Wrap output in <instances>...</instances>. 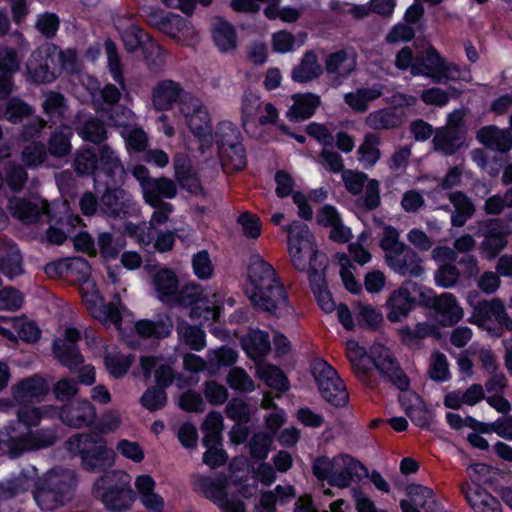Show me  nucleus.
Wrapping results in <instances>:
<instances>
[{
    "instance_id": "nucleus-41",
    "label": "nucleus",
    "mask_w": 512,
    "mask_h": 512,
    "mask_svg": "<svg viewBox=\"0 0 512 512\" xmlns=\"http://www.w3.org/2000/svg\"><path fill=\"white\" fill-rule=\"evenodd\" d=\"M256 373L271 388L280 392H284L289 388L287 377L277 366L259 361L256 363Z\"/></svg>"
},
{
    "instance_id": "nucleus-30",
    "label": "nucleus",
    "mask_w": 512,
    "mask_h": 512,
    "mask_svg": "<svg viewBox=\"0 0 512 512\" xmlns=\"http://www.w3.org/2000/svg\"><path fill=\"white\" fill-rule=\"evenodd\" d=\"M322 74L323 68L317 55L309 50L303 55L300 63L293 68L291 78L297 83H308L318 79Z\"/></svg>"
},
{
    "instance_id": "nucleus-47",
    "label": "nucleus",
    "mask_w": 512,
    "mask_h": 512,
    "mask_svg": "<svg viewBox=\"0 0 512 512\" xmlns=\"http://www.w3.org/2000/svg\"><path fill=\"white\" fill-rule=\"evenodd\" d=\"M142 13L149 25L163 32H169L172 29L173 22L178 24L182 21L178 15L165 14L164 11L154 7L143 8Z\"/></svg>"
},
{
    "instance_id": "nucleus-18",
    "label": "nucleus",
    "mask_w": 512,
    "mask_h": 512,
    "mask_svg": "<svg viewBox=\"0 0 512 512\" xmlns=\"http://www.w3.org/2000/svg\"><path fill=\"white\" fill-rule=\"evenodd\" d=\"M132 206L130 195L120 187H107L100 197V211L110 218L125 217Z\"/></svg>"
},
{
    "instance_id": "nucleus-44",
    "label": "nucleus",
    "mask_w": 512,
    "mask_h": 512,
    "mask_svg": "<svg viewBox=\"0 0 512 512\" xmlns=\"http://www.w3.org/2000/svg\"><path fill=\"white\" fill-rule=\"evenodd\" d=\"M213 38L222 52H227L236 48L237 36L234 27L221 18L217 19L213 28Z\"/></svg>"
},
{
    "instance_id": "nucleus-57",
    "label": "nucleus",
    "mask_w": 512,
    "mask_h": 512,
    "mask_svg": "<svg viewBox=\"0 0 512 512\" xmlns=\"http://www.w3.org/2000/svg\"><path fill=\"white\" fill-rule=\"evenodd\" d=\"M153 283L162 300L164 297L174 295L178 288V279L175 273L168 269L158 271L154 276Z\"/></svg>"
},
{
    "instance_id": "nucleus-28",
    "label": "nucleus",
    "mask_w": 512,
    "mask_h": 512,
    "mask_svg": "<svg viewBox=\"0 0 512 512\" xmlns=\"http://www.w3.org/2000/svg\"><path fill=\"white\" fill-rule=\"evenodd\" d=\"M461 491L475 512H501L500 502L479 485L471 490L467 484H463Z\"/></svg>"
},
{
    "instance_id": "nucleus-63",
    "label": "nucleus",
    "mask_w": 512,
    "mask_h": 512,
    "mask_svg": "<svg viewBox=\"0 0 512 512\" xmlns=\"http://www.w3.org/2000/svg\"><path fill=\"white\" fill-rule=\"evenodd\" d=\"M140 402L144 408L153 412L162 409L167 403V395L163 388L153 386L142 395Z\"/></svg>"
},
{
    "instance_id": "nucleus-62",
    "label": "nucleus",
    "mask_w": 512,
    "mask_h": 512,
    "mask_svg": "<svg viewBox=\"0 0 512 512\" xmlns=\"http://www.w3.org/2000/svg\"><path fill=\"white\" fill-rule=\"evenodd\" d=\"M3 177L4 182L15 193L21 192L28 181L27 171L22 165L16 163L10 164L7 167Z\"/></svg>"
},
{
    "instance_id": "nucleus-29",
    "label": "nucleus",
    "mask_w": 512,
    "mask_h": 512,
    "mask_svg": "<svg viewBox=\"0 0 512 512\" xmlns=\"http://www.w3.org/2000/svg\"><path fill=\"white\" fill-rule=\"evenodd\" d=\"M466 132L452 131L443 127L436 130L432 140L434 149L450 156L465 146Z\"/></svg>"
},
{
    "instance_id": "nucleus-22",
    "label": "nucleus",
    "mask_w": 512,
    "mask_h": 512,
    "mask_svg": "<svg viewBox=\"0 0 512 512\" xmlns=\"http://www.w3.org/2000/svg\"><path fill=\"white\" fill-rule=\"evenodd\" d=\"M48 393L46 381L39 375H33L18 381L11 387L12 398L17 403L39 401Z\"/></svg>"
},
{
    "instance_id": "nucleus-4",
    "label": "nucleus",
    "mask_w": 512,
    "mask_h": 512,
    "mask_svg": "<svg viewBox=\"0 0 512 512\" xmlns=\"http://www.w3.org/2000/svg\"><path fill=\"white\" fill-rule=\"evenodd\" d=\"M380 247L388 267L397 275L418 278L424 274L423 258L409 245L399 241V232L391 226L383 229Z\"/></svg>"
},
{
    "instance_id": "nucleus-14",
    "label": "nucleus",
    "mask_w": 512,
    "mask_h": 512,
    "mask_svg": "<svg viewBox=\"0 0 512 512\" xmlns=\"http://www.w3.org/2000/svg\"><path fill=\"white\" fill-rule=\"evenodd\" d=\"M337 468L331 479V486L347 488L352 482H357L369 476L368 469L357 459L349 454L337 455Z\"/></svg>"
},
{
    "instance_id": "nucleus-38",
    "label": "nucleus",
    "mask_w": 512,
    "mask_h": 512,
    "mask_svg": "<svg viewBox=\"0 0 512 512\" xmlns=\"http://www.w3.org/2000/svg\"><path fill=\"white\" fill-rule=\"evenodd\" d=\"M75 131L83 141L95 145L102 144L107 139L106 126L104 122L96 116H90L81 125L77 126Z\"/></svg>"
},
{
    "instance_id": "nucleus-40",
    "label": "nucleus",
    "mask_w": 512,
    "mask_h": 512,
    "mask_svg": "<svg viewBox=\"0 0 512 512\" xmlns=\"http://www.w3.org/2000/svg\"><path fill=\"white\" fill-rule=\"evenodd\" d=\"M438 334L437 327L428 322L417 323L415 327L404 326L399 329L402 343L409 347L419 346L426 337Z\"/></svg>"
},
{
    "instance_id": "nucleus-5",
    "label": "nucleus",
    "mask_w": 512,
    "mask_h": 512,
    "mask_svg": "<svg viewBox=\"0 0 512 512\" xmlns=\"http://www.w3.org/2000/svg\"><path fill=\"white\" fill-rule=\"evenodd\" d=\"M66 443L72 453L80 455L87 470H101L113 464L114 451L107 448L106 441L100 433L77 434Z\"/></svg>"
},
{
    "instance_id": "nucleus-19",
    "label": "nucleus",
    "mask_w": 512,
    "mask_h": 512,
    "mask_svg": "<svg viewBox=\"0 0 512 512\" xmlns=\"http://www.w3.org/2000/svg\"><path fill=\"white\" fill-rule=\"evenodd\" d=\"M61 421L73 428L90 426L96 419V412L93 405L84 400L71 402L56 411Z\"/></svg>"
},
{
    "instance_id": "nucleus-15",
    "label": "nucleus",
    "mask_w": 512,
    "mask_h": 512,
    "mask_svg": "<svg viewBox=\"0 0 512 512\" xmlns=\"http://www.w3.org/2000/svg\"><path fill=\"white\" fill-rule=\"evenodd\" d=\"M80 338L79 330L76 328H67L64 338L57 339L53 343V353L55 357L70 371H73L84 362V358L76 345Z\"/></svg>"
},
{
    "instance_id": "nucleus-37",
    "label": "nucleus",
    "mask_w": 512,
    "mask_h": 512,
    "mask_svg": "<svg viewBox=\"0 0 512 512\" xmlns=\"http://www.w3.org/2000/svg\"><path fill=\"white\" fill-rule=\"evenodd\" d=\"M413 298L410 292L405 288L394 291L388 299L389 312L388 320L398 322L406 317L413 306Z\"/></svg>"
},
{
    "instance_id": "nucleus-60",
    "label": "nucleus",
    "mask_w": 512,
    "mask_h": 512,
    "mask_svg": "<svg viewBox=\"0 0 512 512\" xmlns=\"http://www.w3.org/2000/svg\"><path fill=\"white\" fill-rule=\"evenodd\" d=\"M365 123L371 129L383 130L397 127L399 124V119L389 110H379L370 113L366 117Z\"/></svg>"
},
{
    "instance_id": "nucleus-43",
    "label": "nucleus",
    "mask_w": 512,
    "mask_h": 512,
    "mask_svg": "<svg viewBox=\"0 0 512 512\" xmlns=\"http://www.w3.org/2000/svg\"><path fill=\"white\" fill-rule=\"evenodd\" d=\"M90 314L103 323H111L117 328L120 327L122 316L115 302L105 303L103 297L99 302H94L86 307Z\"/></svg>"
},
{
    "instance_id": "nucleus-50",
    "label": "nucleus",
    "mask_w": 512,
    "mask_h": 512,
    "mask_svg": "<svg viewBox=\"0 0 512 512\" xmlns=\"http://www.w3.org/2000/svg\"><path fill=\"white\" fill-rule=\"evenodd\" d=\"M379 143L378 135L369 133L365 136L363 143L358 148L359 161L363 163L364 167H372L380 159Z\"/></svg>"
},
{
    "instance_id": "nucleus-6",
    "label": "nucleus",
    "mask_w": 512,
    "mask_h": 512,
    "mask_svg": "<svg viewBox=\"0 0 512 512\" xmlns=\"http://www.w3.org/2000/svg\"><path fill=\"white\" fill-rule=\"evenodd\" d=\"M131 477L123 471L113 470L99 477L94 484V494L109 510L128 509L133 502Z\"/></svg>"
},
{
    "instance_id": "nucleus-34",
    "label": "nucleus",
    "mask_w": 512,
    "mask_h": 512,
    "mask_svg": "<svg viewBox=\"0 0 512 512\" xmlns=\"http://www.w3.org/2000/svg\"><path fill=\"white\" fill-rule=\"evenodd\" d=\"M400 402L404 407L406 415L415 425L421 428L429 426L431 414L416 394L402 396L400 397Z\"/></svg>"
},
{
    "instance_id": "nucleus-39",
    "label": "nucleus",
    "mask_w": 512,
    "mask_h": 512,
    "mask_svg": "<svg viewBox=\"0 0 512 512\" xmlns=\"http://www.w3.org/2000/svg\"><path fill=\"white\" fill-rule=\"evenodd\" d=\"M121 99V89L114 84H106L99 90L98 94L92 95V104L96 112H101L109 115V118L114 121L110 113L113 111L114 106Z\"/></svg>"
},
{
    "instance_id": "nucleus-7",
    "label": "nucleus",
    "mask_w": 512,
    "mask_h": 512,
    "mask_svg": "<svg viewBox=\"0 0 512 512\" xmlns=\"http://www.w3.org/2000/svg\"><path fill=\"white\" fill-rule=\"evenodd\" d=\"M312 374L322 397L328 403L335 407H342L348 403L347 389L332 366L322 359H317L312 364Z\"/></svg>"
},
{
    "instance_id": "nucleus-23",
    "label": "nucleus",
    "mask_w": 512,
    "mask_h": 512,
    "mask_svg": "<svg viewBox=\"0 0 512 512\" xmlns=\"http://www.w3.org/2000/svg\"><path fill=\"white\" fill-rule=\"evenodd\" d=\"M20 68V61L15 49H0V99L7 98L13 91L12 77Z\"/></svg>"
},
{
    "instance_id": "nucleus-55",
    "label": "nucleus",
    "mask_w": 512,
    "mask_h": 512,
    "mask_svg": "<svg viewBox=\"0 0 512 512\" xmlns=\"http://www.w3.org/2000/svg\"><path fill=\"white\" fill-rule=\"evenodd\" d=\"M381 204L380 183L370 179L364 187V193L356 200V206L364 211H373Z\"/></svg>"
},
{
    "instance_id": "nucleus-51",
    "label": "nucleus",
    "mask_w": 512,
    "mask_h": 512,
    "mask_svg": "<svg viewBox=\"0 0 512 512\" xmlns=\"http://www.w3.org/2000/svg\"><path fill=\"white\" fill-rule=\"evenodd\" d=\"M320 105V97L314 94L299 95L295 99L289 115L295 119H307L311 117L315 109Z\"/></svg>"
},
{
    "instance_id": "nucleus-9",
    "label": "nucleus",
    "mask_w": 512,
    "mask_h": 512,
    "mask_svg": "<svg viewBox=\"0 0 512 512\" xmlns=\"http://www.w3.org/2000/svg\"><path fill=\"white\" fill-rule=\"evenodd\" d=\"M370 353L372 354L373 366L385 381L390 382L401 391L409 389V378L388 348L382 344H374Z\"/></svg>"
},
{
    "instance_id": "nucleus-20",
    "label": "nucleus",
    "mask_w": 512,
    "mask_h": 512,
    "mask_svg": "<svg viewBox=\"0 0 512 512\" xmlns=\"http://www.w3.org/2000/svg\"><path fill=\"white\" fill-rule=\"evenodd\" d=\"M476 140L483 147L498 153L512 150V131L497 125H486L476 131Z\"/></svg>"
},
{
    "instance_id": "nucleus-10",
    "label": "nucleus",
    "mask_w": 512,
    "mask_h": 512,
    "mask_svg": "<svg viewBox=\"0 0 512 512\" xmlns=\"http://www.w3.org/2000/svg\"><path fill=\"white\" fill-rule=\"evenodd\" d=\"M27 70L37 83L52 82L59 73L56 46L47 44L35 50L27 62Z\"/></svg>"
},
{
    "instance_id": "nucleus-26",
    "label": "nucleus",
    "mask_w": 512,
    "mask_h": 512,
    "mask_svg": "<svg viewBox=\"0 0 512 512\" xmlns=\"http://www.w3.org/2000/svg\"><path fill=\"white\" fill-rule=\"evenodd\" d=\"M97 165L112 179L114 185L124 181L126 171L115 151L107 144L99 146L97 152Z\"/></svg>"
},
{
    "instance_id": "nucleus-27",
    "label": "nucleus",
    "mask_w": 512,
    "mask_h": 512,
    "mask_svg": "<svg viewBox=\"0 0 512 512\" xmlns=\"http://www.w3.org/2000/svg\"><path fill=\"white\" fill-rule=\"evenodd\" d=\"M144 201L148 205H157L164 202L163 199H173L177 195L175 182L167 177L153 178L144 188Z\"/></svg>"
},
{
    "instance_id": "nucleus-32",
    "label": "nucleus",
    "mask_w": 512,
    "mask_h": 512,
    "mask_svg": "<svg viewBox=\"0 0 512 512\" xmlns=\"http://www.w3.org/2000/svg\"><path fill=\"white\" fill-rule=\"evenodd\" d=\"M240 341L242 348L253 360L264 357L271 349L268 333L259 329H250Z\"/></svg>"
},
{
    "instance_id": "nucleus-2",
    "label": "nucleus",
    "mask_w": 512,
    "mask_h": 512,
    "mask_svg": "<svg viewBox=\"0 0 512 512\" xmlns=\"http://www.w3.org/2000/svg\"><path fill=\"white\" fill-rule=\"evenodd\" d=\"M245 293L255 309L272 316L288 307L287 292L275 269L259 254L250 257Z\"/></svg>"
},
{
    "instance_id": "nucleus-56",
    "label": "nucleus",
    "mask_w": 512,
    "mask_h": 512,
    "mask_svg": "<svg viewBox=\"0 0 512 512\" xmlns=\"http://www.w3.org/2000/svg\"><path fill=\"white\" fill-rule=\"evenodd\" d=\"M223 169L226 172H234L246 166V153L242 146L219 151Z\"/></svg>"
},
{
    "instance_id": "nucleus-54",
    "label": "nucleus",
    "mask_w": 512,
    "mask_h": 512,
    "mask_svg": "<svg viewBox=\"0 0 512 512\" xmlns=\"http://www.w3.org/2000/svg\"><path fill=\"white\" fill-rule=\"evenodd\" d=\"M237 353L230 347L222 346L207 354L209 373L215 374L222 366H231L237 361Z\"/></svg>"
},
{
    "instance_id": "nucleus-1",
    "label": "nucleus",
    "mask_w": 512,
    "mask_h": 512,
    "mask_svg": "<svg viewBox=\"0 0 512 512\" xmlns=\"http://www.w3.org/2000/svg\"><path fill=\"white\" fill-rule=\"evenodd\" d=\"M285 231L288 236V250L294 267L299 271H308L310 286L321 309L332 312L336 304L331 293L327 290L325 270L328 258L318 252L313 236L307 225L294 221Z\"/></svg>"
},
{
    "instance_id": "nucleus-35",
    "label": "nucleus",
    "mask_w": 512,
    "mask_h": 512,
    "mask_svg": "<svg viewBox=\"0 0 512 512\" xmlns=\"http://www.w3.org/2000/svg\"><path fill=\"white\" fill-rule=\"evenodd\" d=\"M173 328V323L167 315L159 316L156 320H140L135 324L137 333L144 338L167 337Z\"/></svg>"
},
{
    "instance_id": "nucleus-61",
    "label": "nucleus",
    "mask_w": 512,
    "mask_h": 512,
    "mask_svg": "<svg viewBox=\"0 0 512 512\" xmlns=\"http://www.w3.org/2000/svg\"><path fill=\"white\" fill-rule=\"evenodd\" d=\"M124 230L128 235L135 237L139 244L145 246L154 242L157 232V229L149 222L126 223Z\"/></svg>"
},
{
    "instance_id": "nucleus-25",
    "label": "nucleus",
    "mask_w": 512,
    "mask_h": 512,
    "mask_svg": "<svg viewBox=\"0 0 512 512\" xmlns=\"http://www.w3.org/2000/svg\"><path fill=\"white\" fill-rule=\"evenodd\" d=\"M175 179L183 189L193 194H203V188L196 173L193 171L190 160L183 154L175 156L174 160Z\"/></svg>"
},
{
    "instance_id": "nucleus-12",
    "label": "nucleus",
    "mask_w": 512,
    "mask_h": 512,
    "mask_svg": "<svg viewBox=\"0 0 512 512\" xmlns=\"http://www.w3.org/2000/svg\"><path fill=\"white\" fill-rule=\"evenodd\" d=\"M49 208V202L45 199L32 201L22 197H11L7 204V209L12 217L24 225L39 222L43 215L49 216Z\"/></svg>"
},
{
    "instance_id": "nucleus-16",
    "label": "nucleus",
    "mask_w": 512,
    "mask_h": 512,
    "mask_svg": "<svg viewBox=\"0 0 512 512\" xmlns=\"http://www.w3.org/2000/svg\"><path fill=\"white\" fill-rule=\"evenodd\" d=\"M436 321L443 327H451L464 317V310L452 293H442L428 300Z\"/></svg>"
},
{
    "instance_id": "nucleus-49",
    "label": "nucleus",
    "mask_w": 512,
    "mask_h": 512,
    "mask_svg": "<svg viewBox=\"0 0 512 512\" xmlns=\"http://www.w3.org/2000/svg\"><path fill=\"white\" fill-rule=\"evenodd\" d=\"M216 141L219 151L232 149L237 146H242L241 133L239 129L230 122H222L218 125L216 133Z\"/></svg>"
},
{
    "instance_id": "nucleus-64",
    "label": "nucleus",
    "mask_w": 512,
    "mask_h": 512,
    "mask_svg": "<svg viewBox=\"0 0 512 512\" xmlns=\"http://www.w3.org/2000/svg\"><path fill=\"white\" fill-rule=\"evenodd\" d=\"M227 383L232 389L242 392H251L255 389L252 378L240 367H234L229 371Z\"/></svg>"
},
{
    "instance_id": "nucleus-31",
    "label": "nucleus",
    "mask_w": 512,
    "mask_h": 512,
    "mask_svg": "<svg viewBox=\"0 0 512 512\" xmlns=\"http://www.w3.org/2000/svg\"><path fill=\"white\" fill-rule=\"evenodd\" d=\"M448 199L454 207V212L451 214V225L453 227H463L475 214L476 206L462 191L449 193Z\"/></svg>"
},
{
    "instance_id": "nucleus-42",
    "label": "nucleus",
    "mask_w": 512,
    "mask_h": 512,
    "mask_svg": "<svg viewBox=\"0 0 512 512\" xmlns=\"http://www.w3.org/2000/svg\"><path fill=\"white\" fill-rule=\"evenodd\" d=\"M325 69L337 78H346L355 69V61L348 57L345 50H339L326 58Z\"/></svg>"
},
{
    "instance_id": "nucleus-24",
    "label": "nucleus",
    "mask_w": 512,
    "mask_h": 512,
    "mask_svg": "<svg viewBox=\"0 0 512 512\" xmlns=\"http://www.w3.org/2000/svg\"><path fill=\"white\" fill-rule=\"evenodd\" d=\"M183 95L184 89L180 83L170 79L162 80L152 89V104L156 110L165 111L182 99Z\"/></svg>"
},
{
    "instance_id": "nucleus-46",
    "label": "nucleus",
    "mask_w": 512,
    "mask_h": 512,
    "mask_svg": "<svg viewBox=\"0 0 512 512\" xmlns=\"http://www.w3.org/2000/svg\"><path fill=\"white\" fill-rule=\"evenodd\" d=\"M409 502L423 509L425 512H437V504L432 499V490L419 484H410L406 487Z\"/></svg>"
},
{
    "instance_id": "nucleus-59",
    "label": "nucleus",
    "mask_w": 512,
    "mask_h": 512,
    "mask_svg": "<svg viewBox=\"0 0 512 512\" xmlns=\"http://www.w3.org/2000/svg\"><path fill=\"white\" fill-rule=\"evenodd\" d=\"M73 167L78 175L92 174L97 168L96 152L90 148L76 151Z\"/></svg>"
},
{
    "instance_id": "nucleus-58",
    "label": "nucleus",
    "mask_w": 512,
    "mask_h": 512,
    "mask_svg": "<svg viewBox=\"0 0 512 512\" xmlns=\"http://www.w3.org/2000/svg\"><path fill=\"white\" fill-rule=\"evenodd\" d=\"M48 158L46 146L42 142H32L21 151V161L26 167L34 168L42 165Z\"/></svg>"
},
{
    "instance_id": "nucleus-13",
    "label": "nucleus",
    "mask_w": 512,
    "mask_h": 512,
    "mask_svg": "<svg viewBox=\"0 0 512 512\" xmlns=\"http://www.w3.org/2000/svg\"><path fill=\"white\" fill-rule=\"evenodd\" d=\"M204 295L201 287L198 284H188L181 288V290L176 295V301L179 305L188 307L194 306L190 311V317L196 318L203 316L205 319H209V315H212L213 321H218V317L220 314V307L214 306L210 307L204 301Z\"/></svg>"
},
{
    "instance_id": "nucleus-21",
    "label": "nucleus",
    "mask_w": 512,
    "mask_h": 512,
    "mask_svg": "<svg viewBox=\"0 0 512 512\" xmlns=\"http://www.w3.org/2000/svg\"><path fill=\"white\" fill-rule=\"evenodd\" d=\"M192 483L196 492L202 493L219 507L224 506L229 500L226 493L228 479L225 475H218L215 478L193 475Z\"/></svg>"
},
{
    "instance_id": "nucleus-45",
    "label": "nucleus",
    "mask_w": 512,
    "mask_h": 512,
    "mask_svg": "<svg viewBox=\"0 0 512 512\" xmlns=\"http://www.w3.org/2000/svg\"><path fill=\"white\" fill-rule=\"evenodd\" d=\"M177 333L180 341L192 350L201 351L206 346L205 332L197 326L183 321L178 324Z\"/></svg>"
},
{
    "instance_id": "nucleus-3",
    "label": "nucleus",
    "mask_w": 512,
    "mask_h": 512,
    "mask_svg": "<svg viewBox=\"0 0 512 512\" xmlns=\"http://www.w3.org/2000/svg\"><path fill=\"white\" fill-rule=\"evenodd\" d=\"M75 486L72 470L53 468L35 483L33 496L41 510L52 511L72 500Z\"/></svg>"
},
{
    "instance_id": "nucleus-52",
    "label": "nucleus",
    "mask_w": 512,
    "mask_h": 512,
    "mask_svg": "<svg viewBox=\"0 0 512 512\" xmlns=\"http://www.w3.org/2000/svg\"><path fill=\"white\" fill-rule=\"evenodd\" d=\"M56 411V407L43 406L36 407L32 405H23L16 411V417L19 423L26 427L37 426L44 415Z\"/></svg>"
},
{
    "instance_id": "nucleus-17",
    "label": "nucleus",
    "mask_w": 512,
    "mask_h": 512,
    "mask_svg": "<svg viewBox=\"0 0 512 512\" xmlns=\"http://www.w3.org/2000/svg\"><path fill=\"white\" fill-rule=\"evenodd\" d=\"M56 440L57 435L51 429L29 431L25 435L10 440L9 454L17 457L24 451L44 449L54 445Z\"/></svg>"
},
{
    "instance_id": "nucleus-11",
    "label": "nucleus",
    "mask_w": 512,
    "mask_h": 512,
    "mask_svg": "<svg viewBox=\"0 0 512 512\" xmlns=\"http://www.w3.org/2000/svg\"><path fill=\"white\" fill-rule=\"evenodd\" d=\"M496 321L500 328L512 332V318L506 311L503 301L499 298L478 301L473 306L469 322L484 327L487 322Z\"/></svg>"
},
{
    "instance_id": "nucleus-48",
    "label": "nucleus",
    "mask_w": 512,
    "mask_h": 512,
    "mask_svg": "<svg viewBox=\"0 0 512 512\" xmlns=\"http://www.w3.org/2000/svg\"><path fill=\"white\" fill-rule=\"evenodd\" d=\"M381 92L374 88H359L355 92L345 94V103L355 112H365L368 103L379 98Z\"/></svg>"
},
{
    "instance_id": "nucleus-33",
    "label": "nucleus",
    "mask_w": 512,
    "mask_h": 512,
    "mask_svg": "<svg viewBox=\"0 0 512 512\" xmlns=\"http://www.w3.org/2000/svg\"><path fill=\"white\" fill-rule=\"evenodd\" d=\"M135 486L139 492L141 503L152 512H162L164 499L154 492L155 481L149 475H140L136 478Z\"/></svg>"
},
{
    "instance_id": "nucleus-36",
    "label": "nucleus",
    "mask_w": 512,
    "mask_h": 512,
    "mask_svg": "<svg viewBox=\"0 0 512 512\" xmlns=\"http://www.w3.org/2000/svg\"><path fill=\"white\" fill-rule=\"evenodd\" d=\"M72 132L68 126L55 129L47 141V153L55 158H65L72 150Z\"/></svg>"
},
{
    "instance_id": "nucleus-53",
    "label": "nucleus",
    "mask_w": 512,
    "mask_h": 512,
    "mask_svg": "<svg viewBox=\"0 0 512 512\" xmlns=\"http://www.w3.org/2000/svg\"><path fill=\"white\" fill-rule=\"evenodd\" d=\"M42 108L49 118L62 120L66 114L68 106L63 94L56 91H49L44 94Z\"/></svg>"
},
{
    "instance_id": "nucleus-8",
    "label": "nucleus",
    "mask_w": 512,
    "mask_h": 512,
    "mask_svg": "<svg viewBox=\"0 0 512 512\" xmlns=\"http://www.w3.org/2000/svg\"><path fill=\"white\" fill-rule=\"evenodd\" d=\"M412 75H423L431 78L434 83H441L458 79L460 71L455 64L447 62L432 45H429L425 55L416 56Z\"/></svg>"
}]
</instances>
